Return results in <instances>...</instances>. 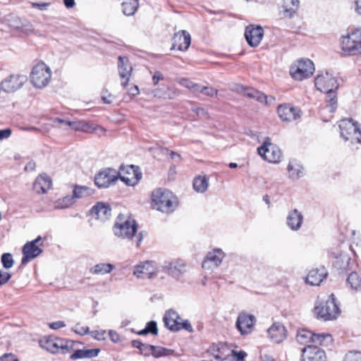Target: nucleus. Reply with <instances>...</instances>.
<instances>
[{"instance_id": "obj_1", "label": "nucleus", "mask_w": 361, "mask_h": 361, "mask_svg": "<svg viewBox=\"0 0 361 361\" xmlns=\"http://www.w3.org/2000/svg\"><path fill=\"white\" fill-rule=\"evenodd\" d=\"M314 84L318 90L326 94V108L334 112L338 106L336 90L339 87L336 78L329 71L321 73L315 78Z\"/></svg>"}, {"instance_id": "obj_2", "label": "nucleus", "mask_w": 361, "mask_h": 361, "mask_svg": "<svg viewBox=\"0 0 361 361\" xmlns=\"http://www.w3.org/2000/svg\"><path fill=\"white\" fill-rule=\"evenodd\" d=\"M153 207L163 213L173 212L178 206L177 198L168 190L159 188L152 193Z\"/></svg>"}, {"instance_id": "obj_3", "label": "nucleus", "mask_w": 361, "mask_h": 361, "mask_svg": "<svg viewBox=\"0 0 361 361\" xmlns=\"http://www.w3.org/2000/svg\"><path fill=\"white\" fill-rule=\"evenodd\" d=\"M334 294H331L326 301L321 302L314 308L317 319L324 322L335 320L341 314Z\"/></svg>"}, {"instance_id": "obj_4", "label": "nucleus", "mask_w": 361, "mask_h": 361, "mask_svg": "<svg viewBox=\"0 0 361 361\" xmlns=\"http://www.w3.org/2000/svg\"><path fill=\"white\" fill-rule=\"evenodd\" d=\"M75 344L73 341L52 336H44L39 340L40 346L51 353H71L74 350Z\"/></svg>"}, {"instance_id": "obj_5", "label": "nucleus", "mask_w": 361, "mask_h": 361, "mask_svg": "<svg viewBox=\"0 0 361 361\" xmlns=\"http://www.w3.org/2000/svg\"><path fill=\"white\" fill-rule=\"evenodd\" d=\"M113 231L118 238L131 240L135 235L137 224L131 217L120 214L116 219Z\"/></svg>"}, {"instance_id": "obj_6", "label": "nucleus", "mask_w": 361, "mask_h": 361, "mask_svg": "<svg viewBox=\"0 0 361 361\" xmlns=\"http://www.w3.org/2000/svg\"><path fill=\"white\" fill-rule=\"evenodd\" d=\"M341 137L352 145L361 144V126L352 118H345L339 122Z\"/></svg>"}, {"instance_id": "obj_7", "label": "nucleus", "mask_w": 361, "mask_h": 361, "mask_svg": "<svg viewBox=\"0 0 361 361\" xmlns=\"http://www.w3.org/2000/svg\"><path fill=\"white\" fill-rule=\"evenodd\" d=\"M341 49L348 55L361 54V28L343 37Z\"/></svg>"}, {"instance_id": "obj_8", "label": "nucleus", "mask_w": 361, "mask_h": 361, "mask_svg": "<svg viewBox=\"0 0 361 361\" xmlns=\"http://www.w3.org/2000/svg\"><path fill=\"white\" fill-rule=\"evenodd\" d=\"M51 71L44 63L35 65L30 74V80L33 85L37 88L46 87L51 79Z\"/></svg>"}, {"instance_id": "obj_9", "label": "nucleus", "mask_w": 361, "mask_h": 361, "mask_svg": "<svg viewBox=\"0 0 361 361\" xmlns=\"http://www.w3.org/2000/svg\"><path fill=\"white\" fill-rule=\"evenodd\" d=\"M314 71V66L312 61L302 59L290 67V73L294 79L302 80L311 76Z\"/></svg>"}, {"instance_id": "obj_10", "label": "nucleus", "mask_w": 361, "mask_h": 361, "mask_svg": "<svg viewBox=\"0 0 361 361\" xmlns=\"http://www.w3.org/2000/svg\"><path fill=\"white\" fill-rule=\"evenodd\" d=\"M258 154L265 160L276 163L281 157V152L278 147L270 142V138L266 137L262 146L257 148Z\"/></svg>"}, {"instance_id": "obj_11", "label": "nucleus", "mask_w": 361, "mask_h": 361, "mask_svg": "<svg viewBox=\"0 0 361 361\" xmlns=\"http://www.w3.org/2000/svg\"><path fill=\"white\" fill-rule=\"evenodd\" d=\"M27 80L25 75H11L1 82V88L8 93L14 92L20 89Z\"/></svg>"}, {"instance_id": "obj_12", "label": "nucleus", "mask_w": 361, "mask_h": 361, "mask_svg": "<svg viewBox=\"0 0 361 361\" xmlns=\"http://www.w3.org/2000/svg\"><path fill=\"white\" fill-rule=\"evenodd\" d=\"M41 240V236H38L36 239L27 242L23 245L22 249L23 257L21 259L23 264L38 257L42 252V249L37 245Z\"/></svg>"}, {"instance_id": "obj_13", "label": "nucleus", "mask_w": 361, "mask_h": 361, "mask_svg": "<svg viewBox=\"0 0 361 361\" xmlns=\"http://www.w3.org/2000/svg\"><path fill=\"white\" fill-rule=\"evenodd\" d=\"M133 274L137 278L152 279L157 275L156 263L153 261L142 262L135 267Z\"/></svg>"}, {"instance_id": "obj_14", "label": "nucleus", "mask_w": 361, "mask_h": 361, "mask_svg": "<svg viewBox=\"0 0 361 361\" xmlns=\"http://www.w3.org/2000/svg\"><path fill=\"white\" fill-rule=\"evenodd\" d=\"M118 178V172L112 169H107L99 172L94 178V183L98 188H108Z\"/></svg>"}, {"instance_id": "obj_15", "label": "nucleus", "mask_w": 361, "mask_h": 361, "mask_svg": "<svg viewBox=\"0 0 361 361\" xmlns=\"http://www.w3.org/2000/svg\"><path fill=\"white\" fill-rule=\"evenodd\" d=\"M255 322L254 315L240 312L237 318L235 326L242 335H246L252 331Z\"/></svg>"}, {"instance_id": "obj_16", "label": "nucleus", "mask_w": 361, "mask_h": 361, "mask_svg": "<svg viewBox=\"0 0 361 361\" xmlns=\"http://www.w3.org/2000/svg\"><path fill=\"white\" fill-rule=\"evenodd\" d=\"M277 113L283 121L290 122L300 118V110L289 104L279 106Z\"/></svg>"}, {"instance_id": "obj_17", "label": "nucleus", "mask_w": 361, "mask_h": 361, "mask_svg": "<svg viewBox=\"0 0 361 361\" xmlns=\"http://www.w3.org/2000/svg\"><path fill=\"white\" fill-rule=\"evenodd\" d=\"M164 271L176 280H180L186 271V266L179 260L166 262L163 266Z\"/></svg>"}, {"instance_id": "obj_18", "label": "nucleus", "mask_w": 361, "mask_h": 361, "mask_svg": "<svg viewBox=\"0 0 361 361\" xmlns=\"http://www.w3.org/2000/svg\"><path fill=\"white\" fill-rule=\"evenodd\" d=\"M301 361H326L325 352L316 345H308L302 350Z\"/></svg>"}, {"instance_id": "obj_19", "label": "nucleus", "mask_w": 361, "mask_h": 361, "mask_svg": "<svg viewBox=\"0 0 361 361\" xmlns=\"http://www.w3.org/2000/svg\"><path fill=\"white\" fill-rule=\"evenodd\" d=\"M263 35L264 30L260 26L249 25L245 28V37L246 41L252 47H257L259 44Z\"/></svg>"}, {"instance_id": "obj_20", "label": "nucleus", "mask_w": 361, "mask_h": 361, "mask_svg": "<svg viewBox=\"0 0 361 361\" xmlns=\"http://www.w3.org/2000/svg\"><path fill=\"white\" fill-rule=\"evenodd\" d=\"M119 76L123 80L121 85L126 87L128 85L130 77L133 71L132 65L126 56H119L118 61Z\"/></svg>"}, {"instance_id": "obj_21", "label": "nucleus", "mask_w": 361, "mask_h": 361, "mask_svg": "<svg viewBox=\"0 0 361 361\" xmlns=\"http://www.w3.org/2000/svg\"><path fill=\"white\" fill-rule=\"evenodd\" d=\"M224 256V253L219 249L209 252L202 262V268L205 269L216 268L221 263Z\"/></svg>"}, {"instance_id": "obj_22", "label": "nucleus", "mask_w": 361, "mask_h": 361, "mask_svg": "<svg viewBox=\"0 0 361 361\" xmlns=\"http://www.w3.org/2000/svg\"><path fill=\"white\" fill-rule=\"evenodd\" d=\"M191 42L190 33L186 30H180L174 34L171 49L177 48L180 51H186Z\"/></svg>"}, {"instance_id": "obj_23", "label": "nucleus", "mask_w": 361, "mask_h": 361, "mask_svg": "<svg viewBox=\"0 0 361 361\" xmlns=\"http://www.w3.org/2000/svg\"><path fill=\"white\" fill-rule=\"evenodd\" d=\"M236 90L238 92H243L245 96L255 99L261 103L270 104L271 102L274 100L273 97H268L264 93L253 88H245L243 86L239 85L237 87Z\"/></svg>"}, {"instance_id": "obj_24", "label": "nucleus", "mask_w": 361, "mask_h": 361, "mask_svg": "<svg viewBox=\"0 0 361 361\" xmlns=\"http://www.w3.org/2000/svg\"><path fill=\"white\" fill-rule=\"evenodd\" d=\"M267 334L273 342L279 343L285 339L286 330L283 324L274 323L267 329Z\"/></svg>"}, {"instance_id": "obj_25", "label": "nucleus", "mask_w": 361, "mask_h": 361, "mask_svg": "<svg viewBox=\"0 0 361 361\" xmlns=\"http://www.w3.org/2000/svg\"><path fill=\"white\" fill-rule=\"evenodd\" d=\"M128 176L124 175V169H121L120 171L118 173V178L124 182L127 185L133 186L137 183V182L141 179L142 174L141 173H137L135 169L134 166H130L129 167V170L126 171Z\"/></svg>"}, {"instance_id": "obj_26", "label": "nucleus", "mask_w": 361, "mask_h": 361, "mask_svg": "<svg viewBox=\"0 0 361 361\" xmlns=\"http://www.w3.org/2000/svg\"><path fill=\"white\" fill-rule=\"evenodd\" d=\"M163 320L165 326L169 330L173 331H178L180 330L178 324L180 317L176 311L173 310L166 311Z\"/></svg>"}, {"instance_id": "obj_27", "label": "nucleus", "mask_w": 361, "mask_h": 361, "mask_svg": "<svg viewBox=\"0 0 361 361\" xmlns=\"http://www.w3.org/2000/svg\"><path fill=\"white\" fill-rule=\"evenodd\" d=\"M302 221L303 216L297 209H293L288 212L286 224L292 231H298L302 226Z\"/></svg>"}, {"instance_id": "obj_28", "label": "nucleus", "mask_w": 361, "mask_h": 361, "mask_svg": "<svg viewBox=\"0 0 361 361\" xmlns=\"http://www.w3.org/2000/svg\"><path fill=\"white\" fill-rule=\"evenodd\" d=\"M92 215H95L102 221L107 220L111 216V209L108 204L98 202L90 210Z\"/></svg>"}, {"instance_id": "obj_29", "label": "nucleus", "mask_w": 361, "mask_h": 361, "mask_svg": "<svg viewBox=\"0 0 361 361\" xmlns=\"http://www.w3.org/2000/svg\"><path fill=\"white\" fill-rule=\"evenodd\" d=\"M299 0H283L280 9V13L283 18H290L299 8Z\"/></svg>"}, {"instance_id": "obj_30", "label": "nucleus", "mask_w": 361, "mask_h": 361, "mask_svg": "<svg viewBox=\"0 0 361 361\" xmlns=\"http://www.w3.org/2000/svg\"><path fill=\"white\" fill-rule=\"evenodd\" d=\"M327 273L322 269H314L309 271L305 281L312 286H318L326 278Z\"/></svg>"}, {"instance_id": "obj_31", "label": "nucleus", "mask_w": 361, "mask_h": 361, "mask_svg": "<svg viewBox=\"0 0 361 361\" xmlns=\"http://www.w3.org/2000/svg\"><path fill=\"white\" fill-rule=\"evenodd\" d=\"M51 180L47 175H40L33 183V190L37 193H45L50 189Z\"/></svg>"}, {"instance_id": "obj_32", "label": "nucleus", "mask_w": 361, "mask_h": 361, "mask_svg": "<svg viewBox=\"0 0 361 361\" xmlns=\"http://www.w3.org/2000/svg\"><path fill=\"white\" fill-rule=\"evenodd\" d=\"M287 170L289 178L293 180H297L305 174L303 167L295 160L289 162Z\"/></svg>"}, {"instance_id": "obj_33", "label": "nucleus", "mask_w": 361, "mask_h": 361, "mask_svg": "<svg viewBox=\"0 0 361 361\" xmlns=\"http://www.w3.org/2000/svg\"><path fill=\"white\" fill-rule=\"evenodd\" d=\"M315 334L307 329H301L298 331L296 339L297 341L302 345H311L314 343Z\"/></svg>"}, {"instance_id": "obj_34", "label": "nucleus", "mask_w": 361, "mask_h": 361, "mask_svg": "<svg viewBox=\"0 0 361 361\" xmlns=\"http://www.w3.org/2000/svg\"><path fill=\"white\" fill-rule=\"evenodd\" d=\"M99 349H87V350H75L70 356L71 360H78L81 358H92L97 357L99 353Z\"/></svg>"}, {"instance_id": "obj_35", "label": "nucleus", "mask_w": 361, "mask_h": 361, "mask_svg": "<svg viewBox=\"0 0 361 361\" xmlns=\"http://www.w3.org/2000/svg\"><path fill=\"white\" fill-rule=\"evenodd\" d=\"M139 6L138 0H126L122 3L123 13L126 16H133Z\"/></svg>"}, {"instance_id": "obj_36", "label": "nucleus", "mask_w": 361, "mask_h": 361, "mask_svg": "<svg viewBox=\"0 0 361 361\" xmlns=\"http://www.w3.org/2000/svg\"><path fill=\"white\" fill-rule=\"evenodd\" d=\"M114 265L110 263H100L92 267L90 271L93 274H105L110 273Z\"/></svg>"}, {"instance_id": "obj_37", "label": "nucleus", "mask_w": 361, "mask_h": 361, "mask_svg": "<svg viewBox=\"0 0 361 361\" xmlns=\"http://www.w3.org/2000/svg\"><path fill=\"white\" fill-rule=\"evenodd\" d=\"M346 281L351 288L361 291V276L357 271H352Z\"/></svg>"}, {"instance_id": "obj_38", "label": "nucleus", "mask_w": 361, "mask_h": 361, "mask_svg": "<svg viewBox=\"0 0 361 361\" xmlns=\"http://www.w3.org/2000/svg\"><path fill=\"white\" fill-rule=\"evenodd\" d=\"M332 341V336L329 334H315L314 339V344H315V345H321L324 346H328L331 344Z\"/></svg>"}, {"instance_id": "obj_39", "label": "nucleus", "mask_w": 361, "mask_h": 361, "mask_svg": "<svg viewBox=\"0 0 361 361\" xmlns=\"http://www.w3.org/2000/svg\"><path fill=\"white\" fill-rule=\"evenodd\" d=\"M92 194V190L86 186L76 185L73 190V197L76 199L90 196Z\"/></svg>"}, {"instance_id": "obj_40", "label": "nucleus", "mask_w": 361, "mask_h": 361, "mask_svg": "<svg viewBox=\"0 0 361 361\" xmlns=\"http://www.w3.org/2000/svg\"><path fill=\"white\" fill-rule=\"evenodd\" d=\"M193 188L198 192H204L208 188V180L206 177H197L193 181Z\"/></svg>"}, {"instance_id": "obj_41", "label": "nucleus", "mask_w": 361, "mask_h": 361, "mask_svg": "<svg viewBox=\"0 0 361 361\" xmlns=\"http://www.w3.org/2000/svg\"><path fill=\"white\" fill-rule=\"evenodd\" d=\"M75 202L73 196H66L56 202L55 207L58 209H64L70 207Z\"/></svg>"}, {"instance_id": "obj_42", "label": "nucleus", "mask_w": 361, "mask_h": 361, "mask_svg": "<svg viewBox=\"0 0 361 361\" xmlns=\"http://www.w3.org/2000/svg\"><path fill=\"white\" fill-rule=\"evenodd\" d=\"M165 90H161L159 88H156L153 90H152L151 94L154 97H159V98H164V99H173L175 96V92H173V94H167L166 90H170V88L169 87H166L164 88Z\"/></svg>"}, {"instance_id": "obj_43", "label": "nucleus", "mask_w": 361, "mask_h": 361, "mask_svg": "<svg viewBox=\"0 0 361 361\" xmlns=\"http://www.w3.org/2000/svg\"><path fill=\"white\" fill-rule=\"evenodd\" d=\"M148 352H151L154 357H159L168 355V353L170 352V350L160 346L150 345L149 346Z\"/></svg>"}, {"instance_id": "obj_44", "label": "nucleus", "mask_w": 361, "mask_h": 361, "mask_svg": "<svg viewBox=\"0 0 361 361\" xmlns=\"http://www.w3.org/2000/svg\"><path fill=\"white\" fill-rule=\"evenodd\" d=\"M178 82L180 85L188 88L192 92L195 93L198 91L199 85L197 83L193 82L192 81L187 79V78H180L178 80Z\"/></svg>"}, {"instance_id": "obj_45", "label": "nucleus", "mask_w": 361, "mask_h": 361, "mask_svg": "<svg viewBox=\"0 0 361 361\" xmlns=\"http://www.w3.org/2000/svg\"><path fill=\"white\" fill-rule=\"evenodd\" d=\"M197 92H200V93L203 94L204 95L212 97L217 94L218 90L213 88L212 87L202 86V85H199Z\"/></svg>"}, {"instance_id": "obj_46", "label": "nucleus", "mask_w": 361, "mask_h": 361, "mask_svg": "<svg viewBox=\"0 0 361 361\" xmlns=\"http://www.w3.org/2000/svg\"><path fill=\"white\" fill-rule=\"evenodd\" d=\"M1 260L5 269L11 268L14 263L12 255L10 253H4L1 255Z\"/></svg>"}, {"instance_id": "obj_47", "label": "nucleus", "mask_w": 361, "mask_h": 361, "mask_svg": "<svg viewBox=\"0 0 361 361\" xmlns=\"http://www.w3.org/2000/svg\"><path fill=\"white\" fill-rule=\"evenodd\" d=\"M140 93V90L138 87L135 85H130L128 88L127 89V94L124 96L123 99L127 100V97L129 99H132L134 97L137 96Z\"/></svg>"}, {"instance_id": "obj_48", "label": "nucleus", "mask_w": 361, "mask_h": 361, "mask_svg": "<svg viewBox=\"0 0 361 361\" xmlns=\"http://www.w3.org/2000/svg\"><path fill=\"white\" fill-rule=\"evenodd\" d=\"M131 343H132V345L133 347L140 349L142 353H147V352H148L149 346L150 345L143 343L140 341H138V340H133V341H132Z\"/></svg>"}, {"instance_id": "obj_49", "label": "nucleus", "mask_w": 361, "mask_h": 361, "mask_svg": "<svg viewBox=\"0 0 361 361\" xmlns=\"http://www.w3.org/2000/svg\"><path fill=\"white\" fill-rule=\"evenodd\" d=\"M336 258L337 259V263H338V260L341 259L343 262H345L346 265L343 266V269L351 270L352 269V265L350 262V258L347 255L340 254L339 256H336Z\"/></svg>"}, {"instance_id": "obj_50", "label": "nucleus", "mask_w": 361, "mask_h": 361, "mask_svg": "<svg viewBox=\"0 0 361 361\" xmlns=\"http://www.w3.org/2000/svg\"><path fill=\"white\" fill-rule=\"evenodd\" d=\"M145 327L147 329V331H148L149 334H152V335L158 334V328L156 322L150 321L147 322Z\"/></svg>"}, {"instance_id": "obj_51", "label": "nucleus", "mask_w": 361, "mask_h": 361, "mask_svg": "<svg viewBox=\"0 0 361 361\" xmlns=\"http://www.w3.org/2000/svg\"><path fill=\"white\" fill-rule=\"evenodd\" d=\"M346 361H361V352H350L345 356Z\"/></svg>"}, {"instance_id": "obj_52", "label": "nucleus", "mask_w": 361, "mask_h": 361, "mask_svg": "<svg viewBox=\"0 0 361 361\" xmlns=\"http://www.w3.org/2000/svg\"><path fill=\"white\" fill-rule=\"evenodd\" d=\"M90 334L97 340H104L105 338L106 331L104 330H95L90 332Z\"/></svg>"}, {"instance_id": "obj_53", "label": "nucleus", "mask_w": 361, "mask_h": 361, "mask_svg": "<svg viewBox=\"0 0 361 361\" xmlns=\"http://www.w3.org/2000/svg\"><path fill=\"white\" fill-rule=\"evenodd\" d=\"M11 277V274L7 271L0 270V286L5 284Z\"/></svg>"}, {"instance_id": "obj_54", "label": "nucleus", "mask_w": 361, "mask_h": 361, "mask_svg": "<svg viewBox=\"0 0 361 361\" xmlns=\"http://www.w3.org/2000/svg\"><path fill=\"white\" fill-rule=\"evenodd\" d=\"M178 326L180 327V330L184 329L189 332L193 331L192 327L188 320L182 321L180 319Z\"/></svg>"}, {"instance_id": "obj_55", "label": "nucleus", "mask_w": 361, "mask_h": 361, "mask_svg": "<svg viewBox=\"0 0 361 361\" xmlns=\"http://www.w3.org/2000/svg\"><path fill=\"white\" fill-rule=\"evenodd\" d=\"M232 355L236 358L238 361H243L246 357L247 354L244 351H235L234 350H231Z\"/></svg>"}, {"instance_id": "obj_56", "label": "nucleus", "mask_w": 361, "mask_h": 361, "mask_svg": "<svg viewBox=\"0 0 361 361\" xmlns=\"http://www.w3.org/2000/svg\"><path fill=\"white\" fill-rule=\"evenodd\" d=\"M50 5V3H32V6L33 8H38L40 11L47 10V7Z\"/></svg>"}, {"instance_id": "obj_57", "label": "nucleus", "mask_w": 361, "mask_h": 361, "mask_svg": "<svg viewBox=\"0 0 361 361\" xmlns=\"http://www.w3.org/2000/svg\"><path fill=\"white\" fill-rule=\"evenodd\" d=\"M113 98H114V97L111 94H107V91L102 92V99L104 103L111 104L112 102Z\"/></svg>"}, {"instance_id": "obj_58", "label": "nucleus", "mask_w": 361, "mask_h": 361, "mask_svg": "<svg viewBox=\"0 0 361 361\" xmlns=\"http://www.w3.org/2000/svg\"><path fill=\"white\" fill-rule=\"evenodd\" d=\"M11 135V130L9 128L0 130V140L9 137Z\"/></svg>"}, {"instance_id": "obj_59", "label": "nucleus", "mask_w": 361, "mask_h": 361, "mask_svg": "<svg viewBox=\"0 0 361 361\" xmlns=\"http://www.w3.org/2000/svg\"><path fill=\"white\" fill-rule=\"evenodd\" d=\"M65 326V323L62 321H58L49 324V327L52 329H59L60 328L64 327Z\"/></svg>"}, {"instance_id": "obj_60", "label": "nucleus", "mask_w": 361, "mask_h": 361, "mask_svg": "<svg viewBox=\"0 0 361 361\" xmlns=\"http://www.w3.org/2000/svg\"><path fill=\"white\" fill-rule=\"evenodd\" d=\"M109 335L110 339L113 342L116 343L119 341V335L118 334V333L116 331L110 330L109 332Z\"/></svg>"}, {"instance_id": "obj_61", "label": "nucleus", "mask_w": 361, "mask_h": 361, "mask_svg": "<svg viewBox=\"0 0 361 361\" xmlns=\"http://www.w3.org/2000/svg\"><path fill=\"white\" fill-rule=\"evenodd\" d=\"M163 79V75L159 71L155 72L152 78V80L154 85H157L159 80H162Z\"/></svg>"}, {"instance_id": "obj_62", "label": "nucleus", "mask_w": 361, "mask_h": 361, "mask_svg": "<svg viewBox=\"0 0 361 361\" xmlns=\"http://www.w3.org/2000/svg\"><path fill=\"white\" fill-rule=\"evenodd\" d=\"M1 361H18V360L12 354H5L1 357Z\"/></svg>"}, {"instance_id": "obj_63", "label": "nucleus", "mask_w": 361, "mask_h": 361, "mask_svg": "<svg viewBox=\"0 0 361 361\" xmlns=\"http://www.w3.org/2000/svg\"><path fill=\"white\" fill-rule=\"evenodd\" d=\"M167 152H169V154H170V157L171 159L176 161H180L181 159V157L179 154L173 152V151H169V149H167Z\"/></svg>"}, {"instance_id": "obj_64", "label": "nucleus", "mask_w": 361, "mask_h": 361, "mask_svg": "<svg viewBox=\"0 0 361 361\" xmlns=\"http://www.w3.org/2000/svg\"><path fill=\"white\" fill-rule=\"evenodd\" d=\"M36 164L33 161H30L25 166V171H32L35 169Z\"/></svg>"}]
</instances>
